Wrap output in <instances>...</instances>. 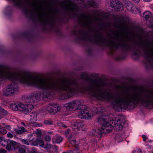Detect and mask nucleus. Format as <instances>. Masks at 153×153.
Here are the masks:
<instances>
[{
  "instance_id": "obj_1",
  "label": "nucleus",
  "mask_w": 153,
  "mask_h": 153,
  "mask_svg": "<svg viewBox=\"0 0 153 153\" xmlns=\"http://www.w3.org/2000/svg\"><path fill=\"white\" fill-rule=\"evenodd\" d=\"M120 117L117 116L114 120H109L107 115L102 116L100 117L97 120L98 122L102 125L100 130H93L92 131V135L97 136L102 133L110 132L112 130L113 127L117 131L121 130L123 127V122L120 119Z\"/></svg>"
},
{
  "instance_id": "obj_2",
  "label": "nucleus",
  "mask_w": 153,
  "mask_h": 153,
  "mask_svg": "<svg viewBox=\"0 0 153 153\" xmlns=\"http://www.w3.org/2000/svg\"><path fill=\"white\" fill-rule=\"evenodd\" d=\"M29 7V9L26 11V13H28L31 16L34 15L41 22L44 23H47L49 21L50 18L49 15L40 6L30 4Z\"/></svg>"
},
{
  "instance_id": "obj_3",
  "label": "nucleus",
  "mask_w": 153,
  "mask_h": 153,
  "mask_svg": "<svg viewBox=\"0 0 153 153\" xmlns=\"http://www.w3.org/2000/svg\"><path fill=\"white\" fill-rule=\"evenodd\" d=\"M35 99V98L33 96H31L27 98L26 99L27 104H24L20 102L19 111L26 115L29 114L34 108Z\"/></svg>"
},
{
  "instance_id": "obj_4",
  "label": "nucleus",
  "mask_w": 153,
  "mask_h": 153,
  "mask_svg": "<svg viewBox=\"0 0 153 153\" xmlns=\"http://www.w3.org/2000/svg\"><path fill=\"white\" fill-rule=\"evenodd\" d=\"M97 109L94 108V110L91 111H88L86 109L81 110L78 113V117L81 119H91L93 116L97 113L96 111Z\"/></svg>"
},
{
  "instance_id": "obj_5",
  "label": "nucleus",
  "mask_w": 153,
  "mask_h": 153,
  "mask_svg": "<svg viewBox=\"0 0 153 153\" xmlns=\"http://www.w3.org/2000/svg\"><path fill=\"white\" fill-rule=\"evenodd\" d=\"M18 91V87L16 84L12 83L8 85L6 89L3 91L4 95L5 96H12L16 94Z\"/></svg>"
},
{
  "instance_id": "obj_6",
  "label": "nucleus",
  "mask_w": 153,
  "mask_h": 153,
  "mask_svg": "<svg viewBox=\"0 0 153 153\" xmlns=\"http://www.w3.org/2000/svg\"><path fill=\"white\" fill-rule=\"evenodd\" d=\"M7 79L14 80V73L9 70L0 69V82L5 81Z\"/></svg>"
},
{
  "instance_id": "obj_7",
  "label": "nucleus",
  "mask_w": 153,
  "mask_h": 153,
  "mask_svg": "<svg viewBox=\"0 0 153 153\" xmlns=\"http://www.w3.org/2000/svg\"><path fill=\"white\" fill-rule=\"evenodd\" d=\"M79 21L84 26L88 27L91 25L92 19L89 15L83 14L80 16Z\"/></svg>"
},
{
  "instance_id": "obj_8",
  "label": "nucleus",
  "mask_w": 153,
  "mask_h": 153,
  "mask_svg": "<svg viewBox=\"0 0 153 153\" xmlns=\"http://www.w3.org/2000/svg\"><path fill=\"white\" fill-rule=\"evenodd\" d=\"M81 103L78 100H73L68 103L65 104L64 107L68 110L71 111L75 108L81 105Z\"/></svg>"
},
{
  "instance_id": "obj_9",
  "label": "nucleus",
  "mask_w": 153,
  "mask_h": 153,
  "mask_svg": "<svg viewBox=\"0 0 153 153\" xmlns=\"http://www.w3.org/2000/svg\"><path fill=\"white\" fill-rule=\"evenodd\" d=\"M110 5L112 7L115 8L117 11L121 10L123 9V5L117 0L110 1Z\"/></svg>"
},
{
  "instance_id": "obj_10",
  "label": "nucleus",
  "mask_w": 153,
  "mask_h": 153,
  "mask_svg": "<svg viewBox=\"0 0 153 153\" xmlns=\"http://www.w3.org/2000/svg\"><path fill=\"white\" fill-rule=\"evenodd\" d=\"M145 53L147 57L153 59V46L150 44L147 45Z\"/></svg>"
},
{
  "instance_id": "obj_11",
  "label": "nucleus",
  "mask_w": 153,
  "mask_h": 153,
  "mask_svg": "<svg viewBox=\"0 0 153 153\" xmlns=\"http://www.w3.org/2000/svg\"><path fill=\"white\" fill-rule=\"evenodd\" d=\"M19 146V144L18 143L14 141L11 140L7 143L6 148L8 151H11L13 149H16Z\"/></svg>"
},
{
  "instance_id": "obj_12",
  "label": "nucleus",
  "mask_w": 153,
  "mask_h": 153,
  "mask_svg": "<svg viewBox=\"0 0 153 153\" xmlns=\"http://www.w3.org/2000/svg\"><path fill=\"white\" fill-rule=\"evenodd\" d=\"M73 125L75 128L77 129L78 130H84L86 126L84 123L82 121H77L74 123Z\"/></svg>"
},
{
  "instance_id": "obj_13",
  "label": "nucleus",
  "mask_w": 153,
  "mask_h": 153,
  "mask_svg": "<svg viewBox=\"0 0 153 153\" xmlns=\"http://www.w3.org/2000/svg\"><path fill=\"white\" fill-rule=\"evenodd\" d=\"M125 45L123 39H122L120 43H116L112 40L110 42V46L111 47L115 48H116L120 47H123Z\"/></svg>"
},
{
  "instance_id": "obj_14",
  "label": "nucleus",
  "mask_w": 153,
  "mask_h": 153,
  "mask_svg": "<svg viewBox=\"0 0 153 153\" xmlns=\"http://www.w3.org/2000/svg\"><path fill=\"white\" fill-rule=\"evenodd\" d=\"M65 9L73 13H74L76 10V6L75 4L72 3H69L65 7Z\"/></svg>"
},
{
  "instance_id": "obj_15",
  "label": "nucleus",
  "mask_w": 153,
  "mask_h": 153,
  "mask_svg": "<svg viewBox=\"0 0 153 153\" xmlns=\"http://www.w3.org/2000/svg\"><path fill=\"white\" fill-rule=\"evenodd\" d=\"M44 111H47L51 114H54L53 111V104L48 105L45 107L42 108Z\"/></svg>"
},
{
  "instance_id": "obj_16",
  "label": "nucleus",
  "mask_w": 153,
  "mask_h": 153,
  "mask_svg": "<svg viewBox=\"0 0 153 153\" xmlns=\"http://www.w3.org/2000/svg\"><path fill=\"white\" fill-rule=\"evenodd\" d=\"M20 104V102L12 103L10 105V107L14 111H19Z\"/></svg>"
},
{
  "instance_id": "obj_17",
  "label": "nucleus",
  "mask_w": 153,
  "mask_h": 153,
  "mask_svg": "<svg viewBox=\"0 0 153 153\" xmlns=\"http://www.w3.org/2000/svg\"><path fill=\"white\" fill-rule=\"evenodd\" d=\"M37 120V114L36 113H32L30 115V123L34 124Z\"/></svg>"
},
{
  "instance_id": "obj_18",
  "label": "nucleus",
  "mask_w": 153,
  "mask_h": 153,
  "mask_svg": "<svg viewBox=\"0 0 153 153\" xmlns=\"http://www.w3.org/2000/svg\"><path fill=\"white\" fill-rule=\"evenodd\" d=\"M63 137L58 135H56L53 137L52 141L53 143H59L63 140Z\"/></svg>"
},
{
  "instance_id": "obj_19",
  "label": "nucleus",
  "mask_w": 153,
  "mask_h": 153,
  "mask_svg": "<svg viewBox=\"0 0 153 153\" xmlns=\"http://www.w3.org/2000/svg\"><path fill=\"white\" fill-rule=\"evenodd\" d=\"M69 135V136H68V138L69 141L73 146H75L76 147V142L74 137L73 136L72 134H70Z\"/></svg>"
},
{
  "instance_id": "obj_20",
  "label": "nucleus",
  "mask_w": 153,
  "mask_h": 153,
  "mask_svg": "<svg viewBox=\"0 0 153 153\" xmlns=\"http://www.w3.org/2000/svg\"><path fill=\"white\" fill-rule=\"evenodd\" d=\"M103 38L100 34H98L95 36L94 37V41L98 43H100L102 42Z\"/></svg>"
},
{
  "instance_id": "obj_21",
  "label": "nucleus",
  "mask_w": 153,
  "mask_h": 153,
  "mask_svg": "<svg viewBox=\"0 0 153 153\" xmlns=\"http://www.w3.org/2000/svg\"><path fill=\"white\" fill-rule=\"evenodd\" d=\"M143 17L145 20H147L149 18L153 17V15L150 12L147 11L144 12Z\"/></svg>"
},
{
  "instance_id": "obj_22",
  "label": "nucleus",
  "mask_w": 153,
  "mask_h": 153,
  "mask_svg": "<svg viewBox=\"0 0 153 153\" xmlns=\"http://www.w3.org/2000/svg\"><path fill=\"white\" fill-rule=\"evenodd\" d=\"M14 131L16 133L20 134H22L25 132V129L24 127H22L18 128L15 129Z\"/></svg>"
},
{
  "instance_id": "obj_23",
  "label": "nucleus",
  "mask_w": 153,
  "mask_h": 153,
  "mask_svg": "<svg viewBox=\"0 0 153 153\" xmlns=\"http://www.w3.org/2000/svg\"><path fill=\"white\" fill-rule=\"evenodd\" d=\"M33 143L35 146L39 145L40 146L42 147H43L44 145L43 141L41 140H37L34 141Z\"/></svg>"
},
{
  "instance_id": "obj_24",
  "label": "nucleus",
  "mask_w": 153,
  "mask_h": 153,
  "mask_svg": "<svg viewBox=\"0 0 153 153\" xmlns=\"http://www.w3.org/2000/svg\"><path fill=\"white\" fill-rule=\"evenodd\" d=\"M126 6L127 9L129 11L132 10V9L134 6L130 2H127L126 4Z\"/></svg>"
},
{
  "instance_id": "obj_25",
  "label": "nucleus",
  "mask_w": 153,
  "mask_h": 153,
  "mask_svg": "<svg viewBox=\"0 0 153 153\" xmlns=\"http://www.w3.org/2000/svg\"><path fill=\"white\" fill-rule=\"evenodd\" d=\"M60 109V108L57 104H53V111L54 112V114L56 113L57 112L59 111Z\"/></svg>"
},
{
  "instance_id": "obj_26",
  "label": "nucleus",
  "mask_w": 153,
  "mask_h": 153,
  "mask_svg": "<svg viewBox=\"0 0 153 153\" xmlns=\"http://www.w3.org/2000/svg\"><path fill=\"white\" fill-rule=\"evenodd\" d=\"M88 3L89 5L91 7H95L96 6L94 0H89Z\"/></svg>"
},
{
  "instance_id": "obj_27",
  "label": "nucleus",
  "mask_w": 153,
  "mask_h": 153,
  "mask_svg": "<svg viewBox=\"0 0 153 153\" xmlns=\"http://www.w3.org/2000/svg\"><path fill=\"white\" fill-rule=\"evenodd\" d=\"M81 78L84 80H87L88 78V76L85 73H83L81 74Z\"/></svg>"
},
{
  "instance_id": "obj_28",
  "label": "nucleus",
  "mask_w": 153,
  "mask_h": 153,
  "mask_svg": "<svg viewBox=\"0 0 153 153\" xmlns=\"http://www.w3.org/2000/svg\"><path fill=\"white\" fill-rule=\"evenodd\" d=\"M130 12L134 13H137L139 12V10L136 7L134 6L132 9V10H130Z\"/></svg>"
},
{
  "instance_id": "obj_29",
  "label": "nucleus",
  "mask_w": 153,
  "mask_h": 153,
  "mask_svg": "<svg viewBox=\"0 0 153 153\" xmlns=\"http://www.w3.org/2000/svg\"><path fill=\"white\" fill-rule=\"evenodd\" d=\"M7 132V131L5 129L3 128L1 126L0 127V134H5Z\"/></svg>"
},
{
  "instance_id": "obj_30",
  "label": "nucleus",
  "mask_w": 153,
  "mask_h": 153,
  "mask_svg": "<svg viewBox=\"0 0 153 153\" xmlns=\"http://www.w3.org/2000/svg\"><path fill=\"white\" fill-rule=\"evenodd\" d=\"M56 124L57 126H59L62 127H66V126L62 122L60 121L56 123Z\"/></svg>"
},
{
  "instance_id": "obj_31",
  "label": "nucleus",
  "mask_w": 153,
  "mask_h": 153,
  "mask_svg": "<svg viewBox=\"0 0 153 153\" xmlns=\"http://www.w3.org/2000/svg\"><path fill=\"white\" fill-rule=\"evenodd\" d=\"M44 123L46 125H52V122L51 121L49 120H45L44 122Z\"/></svg>"
},
{
  "instance_id": "obj_32",
  "label": "nucleus",
  "mask_w": 153,
  "mask_h": 153,
  "mask_svg": "<svg viewBox=\"0 0 153 153\" xmlns=\"http://www.w3.org/2000/svg\"><path fill=\"white\" fill-rule=\"evenodd\" d=\"M21 141L24 144H26L27 145H30L29 142L28 141L26 140L22 139H21Z\"/></svg>"
},
{
  "instance_id": "obj_33",
  "label": "nucleus",
  "mask_w": 153,
  "mask_h": 153,
  "mask_svg": "<svg viewBox=\"0 0 153 153\" xmlns=\"http://www.w3.org/2000/svg\"><path fill=\"white\" fill-rule=\"evenodd\" d=\"M74 153H82L81 151L79 150L77 146L76 147V148L74 151Z\"/></svg>"
},
{
  "instance_id": "obj_34",
  "label": "nucleus",
  "mask_w": 153,
  "mask_h": 153,
  "mask_svg": "<svg viewBox=\"0 0 153 153\" xmlns=\"http://www.w3.org/2000/svg\"><path fill=\"white\" fill-rule=\"evenodd\" d=\"M70 129H68L64 133L66 135L68 138V136H69V135L72 134H71L70 133Z\"/></svg>"
},
{
  "instance_id": "obj_35",
  "label": "nucleus",
  "mask_w": 153,
  "mask_h": 153,
  "mask_svg": "<svg viewBox=\"0 0 153 153\" xmlns=\"http://www.w3.org/2000/svg\"><path fill=\"white\" fill-rule=\"evenodd\" d=\"M33 134H39L40 135L42 134L41 131L40 130L37 129L36 131L33 132Z\"/></svg>"
},
{
  "instance_id": "obj_36",
  "label": "nucleus",
  "mask_w": 153,
  "mask_h": 153,
  "mask_svg": "<svg viewBox=\"0 0 153 153\" xmlns=\"http://www.w3.org/2000/svg\"><path fill=\"white\" fill-rule=\"evenodd\" d=\"M7 137L10 138H12L13 137V135L11 132H8L7 134Z\"/></svg>"
},
{
  "instance_id": "obj_37",
  "label": "nucleus",
  "mask_w": 153,
  "mask_h": 153,
  "mask_svg": "<svg viewBox=\"0 0 153 153\" xmlns=\"http://www.w3.org/2000/svg\"><path fill=\"white\" fill-rule=\"evenodd\" d=\"M142 151L140 149H136L133 153H142Z\"/></svg>"
},
{
  "instance_id": "obj_38",
  "label": "nucleus",
  "mask_w": 153,
  "mask_h": 153,
  "mask_svg": "<svg viewBox=\"0 0 153 153\" xmlns=\"http://www.w3.org/2000/svg\"><path fill=\"white\" fill-rule=\"evenodd\" d=\"M45 140L47 141H49L51 140V137L49 136H46L45 137Z\"/></svg>"
},
{
  "instance_id": "obj_39",
  "label": "nucleus",
  "mask_w": 153,
  "mask_h": 153,
  "mask_svg": "<svg viewBox=\"0 0 153 153\" xmlns=\"http://www.w3.org/2000/svg\"><path fill=\"white\" fill-rule=\"evenodd\" d=\"M0 111L1 112H2L3 113L5 114L7 113V111L4 110V109H3L0 106Z\"/></svg>"
},
{
  "instance_id": "obj_40",
  "label": "nucleus",
  "mask_w": 153,
  "mask_h": 153,
  "mask_svg": "<svg viewBox=\"0 0 153 153\" xmlns=\"http://www.w3.org/2000/svg\"><path fill=\"white\" fill-rule=\"evenodd\" d=\"M0 153H6V151L4 149H0Z\"/></svg>"
},
{
  "instance_id": "obj_41",
  "label": "nucleus",
  "mask_w": 153,
  "mask_h": 153,
  "mask_svg": "<svg viewBox=\"0 0 153 153\" xmlns=\"http://www.w3.org/2000/svg\"><path fill=\"white\" fill-rule=\"evenodd\" d=\"M142 137L143 138V141H146L147 139L146 136H145L144 135H142Z\"/></svg>"
},
{
  "instance_id": "obj_42",
  "label": "nucleus",
  "mask_w": 153,
  "mask_h": 153,
  "mask_svg": "<svg viewBox=\"0 0 153 153\" xmlns=\"http://www.w3.org/2000/svg\"><path fill=\"white\" fill-rule=\"evenodd\" d=\"M20 153H26L25 150L23 149H20L19 150Z\"/></svg>"
},
{
  "instance_id": "obj_43",
  "label": "nucleus",
  "mask_w": 153,
  "mask_h": 153,
  "mask_svg": "<svg viewBox=\"0 0 153 153\" xmlns=\"http://www.w3.org/2000/svg\"><path fill=\"white\" fill-rule=\"evenodd\" d=\"M5 127L6 128H7V129L8 130H10L11 129V127L10 126H9V125H6L5 126Z\"/></svg>"
},
{
  "instance_id": "obj_44",
  "label": "nucleus",
  "mask_w": 153,
  "mask_h": 153,
  "mask_svg": "<svg viewBox=\"0 0 153 153\" xmlns=\"http://www.w3.org/2000/svg\"><path fill=\"white\" fill-rule=\"evenodd\" d=\"M77 3L82 4L84 2V0H77Z\"/></svg>"
},
{
  "instance_id": "obj_45",
  "label": "nucleus",
  "mask_w": 153,
  "mask_h": 153,
  "mask_svg": "<svg viewBox=\"0 0 153 153\" xmlns=\"http://www.w3.org/2000/svg\"><path fill=\"white\" fill-rule=\"evenodd\" d=\"M134 2H135L136 3H138L139 1L140 0H133Z\"/></svg>"
},
{
  "instance_id": "obj_46",
  "label": "nucleus",
  "mask_w": 153,
  "mask_h": 153,
  "mask_svg": "<svg viewBox=\"0 0 153 153\" xmlns=\"http://www.w3.org/2000/svg\"><path fill=\"white\" fill-rule=\"evenodd\" d=\"M73 34L74 35L76 34V31H74L73 32Z\"/></svg>"
},
{
  "instance_id": "obj_47",
  "label": "nucleus",
  "mask_w": 153,
  "mask_h": 153,
  "mask_svg": "<svg viewBox=\"0 0 153 153\" xmlns=\"http://www.w3.org/2000/svg\"><path fill=\"white\" fill-rule=\"evenodd\" d=\"M4 116V115L3 114H0V119H1Z\"/></svg>"
},
{
  "instance_id": "obj_48",
  "label": "nucleus",
  "mask_w": 153,
  "mask_h": 153,
  "mask_svg": "<svg viewBox=\"0 0 153 153\" xmlns=\"http://www.w3.org/2000/svg\"><path fill=\"white\" fill-rule=\"evenodd\" d=\"M3 140H2L1 137H0V142H2Z\"/></svg>"
},
{
  "instance_id": "obj_49",
  "label": "nucleus",
  "mask_w": 153,
  "mask_h": 153,
  "mask_svg": "<svg viewBox=\"0 0 153 153\" xmlns=\"http://www.w3.org/2000/svg\"><path fill=\"white\" fill-rule=\"evenodd\" d=\"M144 1L146 2H149L151 1L152 0H143Z\"/></svg>"
},
{
  "instance_id": "obj_50",
  "label": "nucleus",
  "mask_w": 153,
  "mask_h": 153,
  "mask_svg": "<svg viewBox=\"0 0 153 153\" xmlns=\"http://www.w3.org/2000/svg\"><path fill=\"white\" fill-rule=\"evenodd\" d=\"M21 123L24 126H26L24 122H22Z\"/></svg>"
},
{
  "instance_id": "obj_51",
  "label": "nucleus",
  "mask_w": 153,
  "mask_h": 153,
  "mask_svg": "<svg viewBox=\"0 0 153 153\" xmlns=\"http://www.w3.org/2000/svg\"><path fill=\"white\" fill-rule=\"evenodd\" d=\"M36 124V125L35 126H41V125H39V124Z\"/></svg>"
},
{
  "instance_id": "obj_52",
  "label": "nucleus",
  "mask_w": 153,
  "mask_h": 153,
  "mask_svg": "<svg viewBox=\"0 0 153 153\" xmlns=\"http://www.w3.org/2000/svg\"><path fill=\"white\" fill-rule=\"evenodd\" d=\"M29 135H30V137H32L33 136V134H30Z\"/></svg>"
},
{
  "instance_id": "obj_53",
  "label": "nucleus",
  "mask_w": 153,
  "mask_h": 153,
  "mask_svg": "<svg viewBox=\"0 0 153 153\" xmlns=\"http://www.w3.org/2000/svg\"><path fill=\"white\" fill-rule=\"evenodd\" d=\"M31 153H37V152L35 151H33L31 152Z\"/></svg>"
},
{
  "instance_id": "obj_54",
  "label": "nucleus",
  "mask_w": 153,
  "mask_h": 153,
  "mask_svg": "<svg viewBox=\"0 0 153 153\" xmlns=\"http://www.w3.org/2000/svg\"><path fill=\"white\" fill-rule=\"evenodd\" d=\"M2 124L3 125H5V124L4 123H3Z\"/></svg>"
},
{
  "instance_id": "obj_55",
  "label": "nucleus",
  "mask_w": 153,
  "mask_h": 153,
  "mask_svg": "<svg viewBox=\"0 0 153 153\" xmlns=\"http://www.w3.org/2000/svg\"><path fill=\"white\" fill-rule=\"evenodd\" d=\"M62 153H68V152H63Z\"/></svg>"
},
{
  "instance_id": "obj_56",
  "label": "nucleus",
  "mask_w": 153,
  "mask_h": 153,
  "mask_svg": "<svg viewBox=\"0 0 153 153\" xmlns=\"http://www.w3.org/2000/svg\"><path fill=\"white\" fill-rule=\"evenodd\" d=\"M152 28L153 29V25L152 26Z\"/></svg>"
},
{
  "instance_id": "obj_57",
  "label": "nucleus",
  "mask_w": 153,
  "mask_h": 153,
  "mask_svg": "<svg viewBox=\"0 0 153 153\" xmlns=\"http://www.w3.org/2000/svg\"><path fill=\"white\" fill-rule=\"evenodd\" d=\"M4 142H6V143L7 142L6 141H5V140H4Z\"/></svg>"
},
{
  "instance_id": "obj_58",
  "label": "nucleus",
  "mask_w": 153,
  "mask_h": 153,
  "mask_svg": "<svg viewBox=\"0 0 153 153\" xmlns=\"http://www.w3.org/2000/svg\"><path fill=\"white\" fill-rule=\"evenodd\" d=\"M152 141H149V142H151Z\"/></svg>"
},
{
  "instance_id": "obj_59",
  "label": "nucleus",
  "mask_w": 153,
  "mask_h": 153,
  "mask_svg": "<svg viewBox=\"0 0 153 153\" xmlns=\"http://www.w3.org/2000/svg\"><path fill=\"white\" fill-rule=\"evenodd\" d=\"M118 142H120V141H119L118 140H117Z\"/></svg>"
},
{
  "instance_id": "obj_60",
  "label": "nucleus",
  "mask_w": 153,
  "mask_h": 153,
  "mask_svg": "<svg viewBox=\"0 0 153 153\" xmlns=\"http://www.w3.org/2000/svg\"><path fill=\"white\" fill-rule=\"evenodd\" d=\"M49 133H51V132H49Z\"/></svg>"
},
{
  "instance_id": "obj_61",
  "label": "nucleus",
  "mask_w": 153,
  "mask_h": 153,
  "mask_svg": "<svg viewBox=\"0 0 153 153\" xmlns=\"http://www.w3.org/2000/svg\"><path fill=\"white\" fill-rule=\"evenodd\" d=\"M152 10L153 11V8H152Z\"/></svg>"
},
{
  "instance_id": "obj_62",
  "label": "nucleus",
  "mask_w": 153,
  "mask_h": 153,
  "mask_svg": "<svg viewBox=\"0 0 153 153\" xmlns=\"http://www.w3.org/2000/svg\"><path fill=\"white\" fill-rule=\"evenodd\" d=\"M1 127V125H0V127Z\"/></svg>"
},
{
  "instance_id": "obj_63",
  "label": "nucleus",
  "mask_w": 153,
  "mask_h": 153,
  "mask_svg": "<svg viewBox=\"0 0 153 153\" xmlns=\"http://www.w3.org/2000/svg\"><path fill=\"white\" fill-rule=\"evenodd\" d=\"M152 153H153V152H152Z\"/></svg>"
}]
</instances>
